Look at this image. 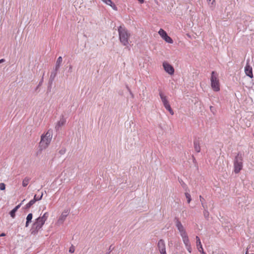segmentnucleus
<instances>
[{"label":"nucleus","mask_w":254,"mask_h":254,"mask_svg":"<svg viewBox=\"0 0 254 254\" xmlns=\"http://www.w3.org/2000/svg\"><path fill=\"white\" fill-rule=\"evenodd\" d=\"M158 248L161 254H167L165 244L163 240H160L158 243Z\"/></svg>","instance_id":"9b49d317"},{"label":"nucleus","mask_w":254,"mask_h":254,"mask_svg":"<svg viewBox=\"0 0 254 254\" xmlns=\"http://www.w3.org/2000/svg\"><path fill=\"white\" fill-rule=\"evenodd\" d=\"M65 119L64 118L61 119L59 121L57 124V125L56 126V128L57 129H59L61 127H62L63 126H64L65 123Z\"/></svg>","instance_id":"2eb2a0df"},{"label":"nucleus","mask_w":254,"mask_h":254,"mask_svg":"<svg viewBox=\"0 0 254 254\" xmlns=\"http://www.w3.org/2000/svg\"><path fill=\"white\" fill-rule=\"evenodd\" d=\"M69 211L68 209H64L61 213L59 217L58 218L56 225L57 226H60L62 225L64 221L65 220L67 216L68 215Z\"/></svg>","instance_id":"6e6552de"},{"label":"nucleus","mask_w":254,"mask_h":254,"mask_svg":"<svg viewBox=\"0 0 254 254\" xmlns=\"http://www.w3.org/2000/svg\"><path fill=\"white\" fill-rule=\"evenodd\" d=\"M243 154L239 152L236 156L234 162V171L235 173L238 174L242 169L243 167Z\"/></svg>","instance_id":"423d86ee"},{"label":"nucleus","mask_w":254,"mask_h":254,"mask_svg":"<svg viewBox=\"0 0 254 254\" xmlns=\"http://www.w3.org/2000/svg\"><path fill=\"white\" fill-rule=\"evenodd\" d=\"M29 181H30V179L29 178H28V177L25 178L23 180V181H22V186L24 187H26L28 185Z\"/></svg>","instance_id":"aec40b11"},{"label":"nucleus","mask_w":254,"mask_h":254,"mask_svg":"<svg viewBox=\"0 0 254 254\" xmlns=\"http://www.w3.org/2000/svg\"><path fill=\"white\" fill-rule=\"evenodd\" d=\"M159 95L165 108L172 115H174V112L169 104L167 97L162 92H160Z\"/></svg>","instance_id":"0eeeda50"},{"label":"nucleus","mask_w":254,"mask_h":254,"mask_svg":"<svg viewBox=\"0 0 254 254\" xmlns=\"http://www.w3.org/2000/svg\"><path fill=\"white\" fill-rule=\"evenodd\" d=\"M246 254H253H253H249L248 251H247L246 253Z\"/></svg>","instance_id":"7c9ffc66"},{"label":"nucleus","mask_w":254,"mask_h":254,"mask_svg":"<svg viewBox=\"0 0 254 254\" xmlns=\"http://www.w3.org/2000/svg\"><path fill=\"white\" fill-rule=\"evenodd\" d=\"M194 148L197 153L200 151L201 148L200 146V142L198 139H195L193 142Z\"/></svg>","instance_id":"ddd939ff"},{"label":"nucleus","mask_w":254,"mask_h":254,"mask_svg":"<svg viewBox=\"0 0 254 254\" xmlns=\"http://www.w3.org/2000/svg\"><path fill=\"white\" fill-rule=\"evenodd\" d=\"M103 2L105 3L106 4L111 6L114 10H117V8L116 6L113 3L111 0H102Z\"/></svg>","instance_id":"dca6fc26"},{"label":"nucleus","mask_w":254,"mask_h":254,"mask_svg":"<svg viewBox=\"0 0 254 254\" xmlns=\"http://www.w3.org/2000/svg\"><path fill=\"white\" fill-rule=\"evenodd\" d=\"M63 59L62 57H59L57 61L56 62V69L57 70L59 68L60 66H61V64L62 63Z\"/></svg>","instance_id":"6ab92c4d"},{"label":"nucleus","mask_w":254,"mask_h":254,"mask_svg":"<svg viewBox=\"0 0 254 254\" xmlns=\"http://www.w3.org/2000/svg\"><path fill=\"white\" fill-rule=\"evenodd\" d=\"M211 87L215 92H218L220 90V83L218 78V74L215 71H212L210 76Z\"/></svg>","instance_id":"39448f33"},{"label":"nucleus","mask_w":254,"mask_h":254,"mask_svg":"<svg viewBox=\"0 0 254 254\" xmlns=\"http://www.w3.org/2000/svg\"><path fill=\"white\" fill-rule=\"evenodd\" d=\"M158 34L166 42L170 44H172L173 43L172 39L167 35L166 32L163 29H160L159 30Z\"/></svg>","instance_id":"1a4fd4ad"},{"label":"nucleus","mask_w":254,"mask_h":254,"mask_svg":"<svg viewBox=\"0 0 254 254\" xmlns=\"http://www.w3.org/2000/svg\"><path fill=\"white\" fill-rule=\"evenodd\" d=\"M5 189V185L3 183H0V190H4Z\"/></svg>","instance_id":"b1692460"},{"label":"nucleus","mask_w":254,"mask_h":254,"mask_svg":"<svg viewBox=\"0 0 254 254\" xmlns=\"http://www.w3.org/2000/svg\"><path fill=\"white\" fill-rule=\"evenodd\" d=\"M5 236V233H1L0 235V237H3V236Z\"/></svg>","instance_id":"c85d7f7f"},{"label":"nucleus","mask_w":254,"mask_h":254,"mask_svg":"<svg viewBox=\"0 0 254 254\" xmlns=\"http://www.w3.org/2000/svg\"><path fill=\"white\" fill-rule=\"evenodd\" d=\"M200 200L202 202V200H204V198L201 196H199Z\"/></svg>","instance_id":"bb28decb"},{"label":"nucleus","mask_w":254,"mask_h":254,"mask_svg":"<svg viewBox=\"0 0 254 254\" xmlns=\"http://www.w3.org/2000/svg\"><path fill=\"white\" fill-rule=\"evenodd\" d=\"M176 227L179 230L181 236L182 237L183 242L186 246V249L189 253L191 252V247L187 233L182 225L181 222L178 220L176 222Z\"/></svg>","instance_id":"f257e3e1"},{"label":"nucleus","mask_w":254,"mask_h":254,"mask_svg":"<svg viewBox=\"0 0 254 254\" xmlns=\"http://www.w3.org/2000/svg\"><path fill=\"white\" fill-rule=\"evenodd\" d=\"M201 253V254H206L204 252V251H202V252H200Z\"/></svg>","instance_id":"c756f323"},{"label":"nucleus","mask_w":254,"mask_h":254,"mask_svg":"<svg viewBox=\"0 0 254 254\" xmlns=\"http://www.w3.org/2000/svg\"><path fill=\"white\" fill-rule=\"evenodd\" d=\"M196 246H197L198 250L199 251V252H202V251H203V249L202 248V246L201 245L200 239L198 236L196 237Z\"/></svg>","instance_id":"4468645a"},{"label":"nucleus","mask_w":254,"mask_h":254,"mask_svg":"<svg viewBox=\"0 0 254 254\" xmlns=\"http://www.w3.org/2000/svg\"><path fill=\"white\" fill-rule=\"evenodd\" d=\"M118 32L120 42L123 45L127 46L128 44V38L130 36V34L125 27L121 26L119 27Z\"/></svg>","instance_id":"20e7f679"},{"label":"nucleus","mask_w":254,"mask_h":254,"mask_svg":"<svg viewBox=\"0 0 254 254\" xmlns=\"http://www.w3.org/2000/svg\"><path fill=\"white\" fill-rule=\"evenodd\" d=\"M43 197V193H41L40 196H37L36 194L34 195V198L35 199L36 198V201L40 200L42 199Z\"/></svg>","instance_id":"5701e85b"},{"label":"nucleus","mask_w":254,"mask_h":254,"mask_svg":"<svg viewBox=\"0 0 254 254\" xmlns=\"http://www.w3.org/2000/svg\"><path fill=\"white\" fill-rule=\"evenodd\" d=\"M69 252L71 253H73L74 252V248L73 247H71L69 248Z\"/></svg>","instance_id":"393cba45"},{"label":"nucleus","mask_w":254,"mask_h":254,"mask_svg":"<svg viewBox=\"0 0 254 254\" xmlns=\"http://www.w3.org/2000/svg\"><path fill=\"white\" fill-rule=\"evenodd\" d=\"M112 249H113L112 248V246H111L110 247V248H109V251H109V253H108L107 254H109L110 253V252L112 250Z\"/></svg>","instance_id":"a878e982"},{"label":"nucleus","mask_w":254,"mask_h":254,"mask_svg":"<svg viewBox=\"0 0 254 254\" xmlns=\"http://www.w3.org/2000/svg\"><path fill=\"white\" fill-rule=\"evenodd\" d=\"M33 218V215L32 213H29L27 215L26 217V222L25 226L27 227L29 226V223L31 222L32 219Z\"/></svg>","instance_id":"f3484780"},{"label":"nucleus","mask_w":254,"mask_h":254,"mask_svg":"<svg viewBox=\"0 0 254 254\" xmlns=\"http://www.w3.org/2000/svg\"><path fill=\"white\" fill-rule=\"evenodd\" d=\"M53 137L52 131L49 130L45 134H43L41 137L40 147L41 149H46L51 142Z\"/></svg>","instance_id":"7ed1b4c3"},{"label":"nucleus","mask_w":254,"mask_h":254,"mask_svg":"<svg viewBox=\"0 0 254 254\" xmlns=\"http://www.w3.org/2000/svg\"><path fill=\"white\" fill-rule=\"evenodd\" d=\"M185 196L187 199V202L190 203L191 200V196L188 192H185Z\"/></svg>","instance_id":"4be33fe9"},{"label":"nucleus","mask_w":254,"mask_h":254,"mask_svg":"<svg viewBox=\"0 0 254 254\" xmlns=\"http://www.w3.org/2000/svg\"><path fill=\"white\" fill-rule=\"evenodd\" d=\"M48 213L45 212L42 216L37 218L32 226V233H37L43 227L48 217Z\"/></svg>","instance_id":"f03ea898"},{"label":"nucleus","mask_w":254,"mask_h":254,"mask_svg":"<svg viewBox=\"0 0 254 254\" xmlns=\"http://www.w3.org/2000/svg\"><path fill=\"white\" fill-rule=\"evenodd\" d=\"M163 67L165 71L169 74L172 75L174 74L175 69L173 66L167 62H164L163 63Z\"/></svg>","instance_id":"9d476101"},{"label":"nucleus","mask_w":254,"mask_h":254,"mask_svg":"<svg viewBox=\"0 0 254 254\" xmlns=\"http://www.w3.org/2000/svg\"><path fill=\"white\" fill-rule=\"evenodd\" d=\"M36 198H33V199L31 200L27 204H26V207L27 208H30L32 205H33L36 202Z\"/></svg>","instance_id":"412c9836"},{"label":"nucleus","mask_w":254,"mask_h":254,"mask_svg":"<svg viewBox=\"0 0 254 254\" xmlns=\"http://www.w3.org/2000/svg\"><path fill=\"white\" fill-rule=\"evenodd\" d=\"M20 204L17 205L14 208H13L10 212V215L11 217L14 218L15 216V212L17 211V209L20 207Z\"/></svg>","instance_id":"a211bd4d"},{"label":"nucleus","mask_w":254,"mask_h":254,"mask_svg":"<svg viewBox=\"0 0 254 254\" xmlns=\"http://www.w3.org/2000/svg\"><path fill=\"white\" fill-rule=\"evenodd\" d=\"M245 72L247 75L251 78L253 77L252 67L248 64L245 67Z\"/></svg>","instance_id":"f8f14e48"},{"label":"nucleus","mask_w":254,"mask_h":254,"mask_svg":"<svg viewBox=\"0 0 254 254\" xmlns=\"http://www.w3.org/2000/svg\"><path fill=\"white\" fill-rule=\"evenodd\" d=\"M4 61H5V60L3 59L0 60V64L4 62Z\"/></svg>","instance_id":"cd10ccee"}]
</instances>
